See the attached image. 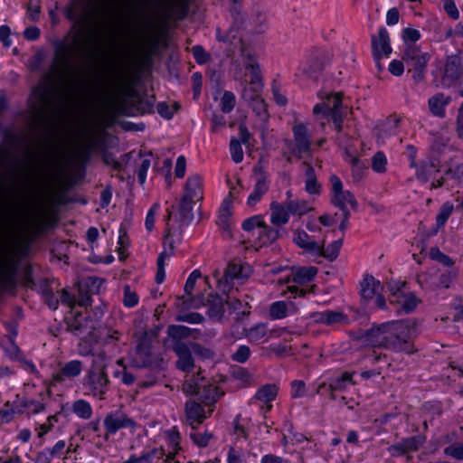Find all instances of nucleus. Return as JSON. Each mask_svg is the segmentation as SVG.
I'll return each instance as SVG.
<instances>
[{
	"label": "nucleus",
	"instance_id": "37998d69",
	"mask_svg": "<svg viewBox=\"0 0 463 463\" xmlns=\"http://www.w3.org/2000/svg\"><path fill=\"white\" fill-rule=\"evenodd\" d=\"M165 456L163 449H153L149 451L143 452L140 457H137V460L140 463H153L155 458L160 459Z\"/></svg>",
	"mask_w": 463,
	"mask_h": 463
},
{
	"label": "nucleus",
	"instance_id": "603ef678",
	"mask_svg": "<svg viewBox=\"0 0 463 463\" xmlns=\"http://www.w3.org/2000/svg\"><path fill=\"white\" fill-rule=\"evenodd\" d=\"M458 277V271L455 269H449L439 276V287L449 288L452 281Z\"/></svg>",
	"mask_w": 463,
	"mask_h": 463
},
{
	"label": "nucleus",
	"instance_id": "bb28decb",
	"mask_svg": "<svg viewBox=\"0 0 463 463\" xmlns=\"http://www.w3.org/2000/svg\"><path fill=\"white\" fill-rule=\"evenodd\" d=\"M16 268L11 261H2L0 264V286L11 288L14 285Z\"/></svg>",
	"mask_w": 463,
	"mask_h": 463
},
{
	"label": "nucleus",
	"instance_id": "3c124183",
	"mask_svg": "<svg viewBox=\"0 0 463 463\" xmlns=\"http://www.w3.org/2000/svg\"><path fill=\"white\" fill-rule=\"evenodd\" d=\"M267 334V327L264 324L257 325L251 327L247 334V336L253 342H258L262 339Z\"/></svg>",
	"mask_w": 463,
	"mask_h": 463
},
{
	"label": "nucleus",
	"instance_id": "f3484780",
	"mask_svg": "<svg viewBox=\"0 0 463 463\" xmlns=\"http://www.w3.org/2000/svg\"><path fill=\"white\" fill-rule=\"evenodd\" d=\"M383 324H381L378 326H373L370 329L360 331L357 339L364 341L368 345L373 347L383 348Z\"/></svg>",
	"mask_w": 463,
	"mask_h": 463
},
{
	"label": "nucleus",
	"instance_id": "393cba45",
	"mask_svg": "<svg viewBox=\"0 0 463 463\" xmlns=\"http://www.w3.org/2000/svg\"><path fill=\"white\" fill-rule=\"evenodd\" d=\"M425 439L421 435L410 437L402 439L401 442L390 447V451H396L399 454H405L410 451H415L424 443Z\"/></svg>",
	"mask_w": 463,
	"mask_h": 463
},
{
	"label": "nucleus",
	"instance_id": "b1692460",
	"mask_svg": "<svg viewBox=\"0 0 463 463\" xmlns=\"http://www.w3.org/2000/svg\"><path fill=\"white\" fill-rule=\"evenodd\" d=\"M82 363L79 360H73L69 363H66L61 369L60 373L54 374L52 376V383H61L64 381L65 377L73 378L78 375L82 371Z\"/></svg>",
	"mask_w": 463,
	"mask_h": 463
},
{
	"label": "nucleus",
	"instance_id": "f8f14e48",
	"mask_svg": "<svg viewBox=\"0 0 463 463\" xmlns=\"http://www.w3.org/2000/svg\"><path fill=\"white\" fill-rule=\"evenodd\" d=\"M463 80V66L461 59L458 55L449 56L444 65L441 84L450 88L458 85Z\"/></svg>",
	"mask_w": 463,
	"mask_h": 463
},
{
	"label": "nucleus",
	"instance_id": "338daca9",
	"mask_svg": "<svg viewBox=\"0 0 463 463\" xmlns=\"http://www.w3.org/2000/svg\"><path fill=\"white\" fill-rule=\"evenodd\" d=\"M263 223L264 222L260 216H253L243 222L242 229L247 232L252 231L254 228L260 229Z\"/></svg>",
	"mask_w": 463,
	"mask_h": 463
},
{
	"label": "nucleus",
	"instance_id": "7c9ffc66",
	"mask_svg": "<svg viewBox=\"0 0 463 463\" xmlns=\"http://www.w3.org/2000/svg\"><path fill=\"white\" fill-rule=\"evenodd\" d=\"M279 237V231L277 228H271L268 226L265 222L263 226L260 229L259 232V243L260 246L270 244L274 242Z\"/></svg>",
	"mask_w": 463,
	"mask_h": 463
},
{
	"label": "nucleus",
	"instance_id": "f257e3e1",
	"mask_svg": "<svg viewBox=\"0 0 463 463\" xmlns=\"http://www.w3.org/2000/svg\"><path fill=\"white\" fill-rule=\"evenodd\" d=\"M126 75L122 70H113L109 80L99 84V91L117 115H128L127 97L129 90L126 87Z\"/></svg>",
	"mask_w": 463,
	"mask_h": 463
},
{
	"label": "nucleus",
	"instance_id": "2f4dec72",
	"mask_svg": "<svg viewBox=\"0 0 463 463\" xmlns=\"http://www.w3.org/2000/svg\"><path fill=\"white\" fill-rule=\"evenodd\" d=\"M196 203V202H192L186 200L185 198H181L180 203L178 204V213L180 215V222L184 224H189L193 219V207Z\"/></svg>",
	"mask_w": 463,
	"mask_h": 463
},
{
	"label": "nucleus",
	"instance_id": "aec40b11",
	"mask_svg": "<svg viewBox=\"0 0 463 463\" xmlns=\"http://www.w3.org/2000/svg\"><path fill=\"white\" fill-rule=\"evenodd\" d=\"M312 317L315 322L326 326H334L335 324H348L349 319L345 314L340 311L326 310L314 313Z\"/></svg>",
	"mask_w": 463,
	"mask_h": 463
},
{
	"label": "nucleus",
	"instance_id": "c03bdc74",
	"mask_svg": "<svg viewBox=\"0 0 463 463\" xmlns=\"http://www.w3.org/2000/svg\"><path fill=\"white\" fill-rule=\"evenodd\" d=\"M387 159L383 152H377L372 158V168L377 173L386 171Z\"/></svg>",
	"mask_w": 463,
	"mask_h": 463
},
{
	"label": "nucleus",
	"instance_id": "f704fd0d",
	"mask_svg": "<svg viewBox=\"0 0 463 463\" xmlns=\"http://www.w3.org/2000/svg\"><path fill=\"white\" fill-rule=\"evenodd\" d=\"M189 346L192 353L201 360H213L214 358V351L210 347H206L197 342H190Z\"/></svg>",
	"mask_w": 463,
	"mask_h": 463
},
{
	"label": "nucleus",
	"instance_id": "09e8293b",
	"mask_svg": "<svg viewBox=\"0 0 463 463\" xmlns=\"http://www.w3.org/2000/svg\"><path fill=\"white\" fill-rule=\"evenodd\" d=\"M235 106V96L231 91H225L221 99V109L223 113L231 112Z\"/></svg>",
	"mask_w": 463,
	"mask_h": 463
},
{
	"label": "nucleus",
	"instance_id": "412c9836",
	"mask_svg": "<svg viewBox=\"0 0 463 463\" xmlns=\"http://www.w3.org/2000/svg\"><path fill=\"white\" fill-rule=\"evenodd\" d=\"M293 241L301 249L308 252H317L326 243L323 239L321 241H316L304 231L298 230L295 232Z\"/></svg>",
	"mask_w": 463,
	"mask_h": 463
},
{
	"label": "nucleus",
	"instance_id": "72a5a7b5",
	"mask_svg": "<svg viewBox=\"0 0 463 463\" xmlns=\"http://www.w3.org/2000/svg\"><path fill=\"white\" fill-rule=\"evenodd\" d=\"M341 247H342V239H339V240L333 241L326 249H325V244H324L321 247V249L317 251V253L319 256H323L326 259H327L328 260L333 261L337 258Z\"/></svg>",
	"mask_w": 463,
	"mask_h": 463
},
{
	"label": "nucleus",
	"instance_id": "e433bc0d",
	"mask_svg": "<svg viewBox=\"0 0 463 463\" xmlns=\"http://www.w3.org/2000/svg\"><path fill=\"white\" fill-rule=\"evenodd\" d=\"M393 301L400 303L402 310L406 313L412 312L418 305V299L412 293L402 294L401 296H398V298L395 300H391L392 303Z\"/></svg>",
	"mask_w": 463,
	"mask_h": 463
},
{
	"label": "nucleus",
	"instance_id": "8fccbe9b",
	"mask_svg": "<svg viewBox=\"0 0 463 463\" xmlns=\"http://www.w3.org/2000/svg\"><path fill=\"white\" fill-rule=\"evenodd\" d=\"M230 151L232 160L235 163H241L243 159V151L240 140L232 138L230 143Z\"/></svg>",
	"mask_w": 463,
	"mask_h": 463
},
{
	"label": "nucleus",
	"instance_id": "f03ea898",
	"mask_svg": "<svg viewBox=\"0 0 463 463\" xmlns=\"http://www.w3.org/2000/svg\"><path fill=\"white\" fill-rule=\"evenodd\" d=\"M416 326L415 321L397 320L383 323L384 343L383 348L411 354L413 346L409 342L411 330Z\"/></svg>",
	"mask_w": 463,
	"mask_h": 463
},
{
	"label": "nucleus",
	"instance_id": "ddd939ff",
	"mask_svg": "<svg viewBox=\"0 0 463 463\" xmlns=\"http://www.w3.org/2000/svg\"><path fill=\"white\" fill-rule=\"evenodd\" d=\"M104 426L108 434H115L123 428L134 429L136 422L124 412L115 411L107 414L104 419Z\"/></svg>",
	"mask_w": 463,
	"mask_h": 463
},
{
	"label": "nucleus",
	"instance_id": "c85d7f7f",
	"mask_svg": "<svg viewBox=\"0 0 463 463\" xmlns=\"http://www.w3.org/2000/svg\"><path fill=\"white\" fill-rule=\"evenodd\" d=\"M317 273L316 267H302L298 269L292 275V278L288 277L285 280L286 283L293 281L297 284H304L314 279Z\"/></svg>",
	"mask_w": 463,
	"mask_h": 463
},
{
	"label": "nucleus",
	"instance_id": "58836bf2",
	"mask_svg": "<svg viewBox=\"0 0 463 463\" xmlns=\"http://www.w3.org/2000/svg\"><path fill=\"white\" fill-rule=\"evenodd\" d=\"M136 363L138 366H147L151 364L150 353L145 343H140L136 347Z\"/></svg>",
	"mask_w": 463,
	"mask_h": 463
},
{
	"label": "nucleus",
	"instance_id": "ea45409f",
	"mask_svg": "<svg viewBox=\"0 0 463 463\" xmlns=\"http://www.w3.org/2000/svg\"><path fill=\"white\" fill-rule=\"evenodd\" d=\"M288 305L284 301H277L269 307V316L273 319H281L288 316Z\"/></svg>",
	"mask_w": 463,
	"mask_h": 463
},
{
	"label": "nucleus",
	"instance_id": "49530a36",
	"mask_svg": "<svg viewBox=\"0 0 463 463\" xmlns=\"http://www.w3.org/2000/svg\"><path fill=\"white\" fill-rule=\"evenodd\" d=\"M452 211H453V204L449 203V202L444 203L441 206V208L439 210V214L437 215V218H436L438 228H440V227H442L445 224V222H447V220L450 216Z\"/></svg>",
	"mask_w": 463,
	"mask_h": 463
},
{
	"label": "nucleus",
	"instance_id": "a19ab883",
	"mask_svg": "<svg viewBox=\"0 0 463 463\" xmlns=\"http://www.w3.org/2000/svg\"><path fill=\"white\" fill-rule=\"evenodd\" d=\"M256 115L263 121L268 120L269 114L267 110V104L264 99L260 97L249 104Z\"/></svg>",
	"mask_w": 463,
	"mask_h": 463
},
{
	"label": "nucleus",
	"instance_id": "7ed1b4c3",
	"mask_svg": "<svg viewBox=\"0 0 463 463\" xmlns=\"http://www.w3.org/2000/svg\"><path fill=\"white\" fill-rule=\"evenodd\" d=\"M28 102L35 125L43 122L53 107L51 74L33 88Z\"/></svg>",
	"mask_w": 463,
	"mask_h": 463
},
{
	"label": "nucleus",
	"instance_id": "de8ad7c7",
	"mask_svg": "<svg viewBox=\"0 0 463 463\" xmlns=\"http://www.w3.org/2000/svg\"><path fill=\"white\" fill-rule=\"evenodd\" d=\"M204 317L196 312H191L186 314H179L175 317V320L178 322H186L189 324H201L204 321Z\"/></svg>",
	"mask_w": 463,
	"mask_h": 463
},
{
	"label": "nucleus",
	"instance_id": "cd10ccee",
	"mask_svg": "<svg viewBox=\"0 0 463 463\" xmlns=\"http://www.w3.org/2000/svg\"><path fill=\"white\" fill-rule=\"evenodd\" d=\"M381 287L380 281L373 276L366 275L361 282V297L364 300L372 299Z\"/></svg>",
	"mask_w": 463,
	"mask_h": 463
},
{
	"label": "nucleus",
	"instance_id": "5701e85b",
	"mask_svg": "<svg viewBox=\"0 0 463 463\" xmlns=\"http://www.w3.org/2000/svg\"><path fill=\"white\" fill-rule=\"evenodd\" d=\"M198 332L199 331L197 329H191L181 325H170L166 330L167 335L173 341L172 345L184 343L183 340L189 338L190 336L196 338L197 336L194 334H197Z\"/></svg>",
	"mask_w": 463,
	"mask_h": 463
},
{
	"label": "nucleus",
	"instance_id": "c756f323",
	"mask_svg": "<svg viewBox=\"0 0 463 463\" xmlns=\"http://www.w3.org/2000/svg\"><path fill=\"white\" fill-rule=\"evenodd\" d=\"M279 388L276 384H265L261 386L256 392L255 398L262 402L267 403V410L269 411L271 409V402L278 394Z\"/></svg>",
	"mask_w": 463,
	"mask_h": 463
},
{
	"label": "nucleus",
	"instance_id": "4468645a",
	"mask_svg": "<svg viewBox=\"0 0 463 463\" xmlns=\"http://www.w3.org/2000/svg\"><path fill=\"white\" fill-rule=\"evenodd\" d=\"M172 349L177 355L176 367L183 372H192L195 364L189 345L186 343H177L176 345H172Z\"/></svg>",
	"mask_w": 463,
	"mask_h": 463
},
{
	"label": "nucleus",
	"instance_id": "4d7b16f0",
	"mask_svg": "<svg viewBox=\"0 0 463 463\" xmlns=\"http://www.w3.org/2000/svg\"><path fill=\"white\" fill-rule=\"evenodd\" d=\"M43 296L48 307L53 310L57 309L60 299L53 294L48 287L43 289Z\"/></svg>",
	"mask_w": 463,
	"mask_h": 463
},
{
	"label": "nucleus",
	"instance_id": "6e6d98bb",
	"mask_svg": "<svg viewBox=\"0 0 463 463\" xmlns=\"http://www.w3.org/2000/svg\"><path fill=\"white\" fill-rule=\"evenodd\" d=\"M138 302V297L136 292L131 291L130 287L126 285L124 287V298L123 303L128 307H135Z\"/></svg>",
	"mask_w": 463,
	"mask_h": 463
},
{
	"label": "nucleus",
	"instance_id": "473e14b6",
	"mask_svg": "<svg viewBox=\"0 0 463 463\" xmlns=\"http://www.w3.org/2000/svg\"><path fill=\"white\" fill-rule=\"evenodd\" d=\"M245 69L250 71V85L254 86V90H261L263 81L260 64L258 62L245 63Z\"/></svg>",
	"mask_w": 463,
	"mask_h": 463
},
{
	"label": "nucleus",
	"instance_id": "69168bd1",
	"mask_svg": "<svg viewBox=\"0 0 463 463\" xmlns=\"http://www.w3.org/2000/svg\"><path fill=\"white\" fill-rule=\"evenodd\" d=\"M192 52L195 61L199 64L206 63L210 60V55L200 45L194 46L192 49Z\"/></svg>",
	"mask_w": 463,
	"mask_h": 463
},
{
	"label": "nucleus",
	"instance_id": "4be33fe9",
	"mask_svg": "<svg viewBox=\"0 0 463 463\" xmlns=\"http://www.w3.org/2000/svg\"><path fill=\"white\" fill-rule=\"evenodd\" d=\"M181 198H185L192 202H198L203 199L201 178L198 175H192L187 179L184 194Z\"/></svg>",
	"mask_w": 463,
	"mask_h": 463
},
{
	"label": "nucleus",
	"instance_id": "5fc2aeb1",
	"mask_svg": "<svg viewBox=\"0 0 463 463\" xmlns=\"http://www.w3.org/2000/svg\"><path fill=\"white\" fill-rule=\"evenodd\" d=\"M201 276V272L198 269H195L190 274L189 278L187 279L186 283L184 285V292L187 295V297H189L187 299H190L192 298L191 295L194 288L196 279H199ZM183 297L185 298L184 296Z\"/></svg>",
	"mask_w": 463,
	"mask_h": 463
},
{
	"label": "nucleus",
	"instance_id": "4c0bfd02",
	"mask_svg": "<svg viewBox=\"0 0 463 463\" xmlns=\"http://www.w3.org/2000/svg\"><path fill=\"white\" fill-rule=\"evenodd\" d=\"M72 411L82 419H90L92 414L90 404L84 400H78L72 404Z\"/></svg>",
	"mask_w": 463,
	"mask_h": 463
},
{
	"label": "nucleus",
	"instance_id": "a211bd4d",
	"mask_svg": "<svg viewBox=\"0 0 463 463\" xmlns=\"http://www.w3.org/2000/svg\"><path fill=\"white\" fill-rule=\"evenodd\" d=\"M232 199H224L221 205L217 221V224L222 230L223 237L226 238L232 237Z\"/></svg>",
	"mask_w": 463,
	"mask_h": 463
},
{
	"label": "nucleus",
	"instance_id": "13d9d810",
	"mask_svg": "<svg viewBox=\"0 0 463 463\" xmlns=\"http://www.w3.org/2000/svg\"><path fill=\"white\" fill-rule=\"evenodd\" d=\"M342 97L343 94L341 92L335 93L333 95L328 94L326 98V103H329V108L327 110H335L342 109Z\"/></svg>",
	"mask_w": 463,
	"mask_h": 463
},
{
	"label": "nucleus",
	"instance_id": "680f3d73",
	"mask_svg": "<svg viewBox=\"0 0 463 463\" xmlns=\"http://www.w3.org/2000/svg\"><path fill=\"white\" fill-rule=\"evenodd\" d=\"M250 354V349L247 345H241L238 350L232 354V359L238 363H245Z\"/></svg>",
	"mask_w": 463,
	"mask_h": 463
},
{
	"label": "nucleus",
	"instance_id": "2eb2a0df",
	"mask_svg": "<svg viewBox=\"0 0 463 463\" xmlns=\"http://www.w3.org/2000/svg\"><path fill=\"white\" fill-rule=\"evenodd\" d=\"M373 55L378 65L383 55L388 56L392 52L390 38L385 28H381L378 32V37L372 36Z\"/></svg>",
	"mask_w": 463,
	"mask_h": 463
},
{
	"label": "nucleus",
	"instance_id": "39448f33",
	"mask_svg": "<svg viewBox=\"0 0 463 463\" xmlns=\"http://www.w3.org/2000/svg\"><path fill=\"white\" fill-rule=\"evenodd\" d=\"M224 300L218 294L210 293L204 302L203 296L200 295L196 298H191L190 299H184V297L176 298L175 307L179 310L183 311L191 307L197 308L201 305L207 306V315L211 319L221 320L224 314Z\"/></svg>",
	"mask_w": 463,
	"mask_h": 463
},
{
	"label": "nucleus",
	"instance_id": "864d4df0",
	"mask_svg": "<svg viewBox=\"0 0 463 463\" xmlns=\"http://www.w3.org/2000/svg\"><path fill=\"white\" fill-rule=\"evenodd\" d=\"M243 268L241 264L230 262L224 270L227 277H231L232 279H243L247 276L242 273Z\"/></svg>",
	"mask_w": 463,
	"mask_h": 463
},
{
	"label": "nucleus",
	"instance_id": "423d86ee",
	"mask_svg": "<svg viewBox=\"0 0 463 463\" xmlns=\"http://www.w3.org/2000/svg\"><path fill=\"white\" fill-rule=\"evenodd\" d=\"M183 391L186 394L197 395L199 401L205 406L213 405L223 395L219 388L211 383H205L204 378L192 376L183 383Z\"/></svg>",
	"mask_w": 463,
	"mask_h": 463
},
{
	"label": "nucleus",
	"instance_id": "bf43d9fd",
	"mask_svg": "<svg viewBox=\"0 0 463 463\" xmlns=\"http://www.w3.org/2000/svg\"><path fill=\"white\" fill-rule=\"evenodd\" d=\"M446 455L458 460L463 459V444L454 443L444 449Z\"/></svg>",
	"mask_w": 463,
	"mask_h": 463
},
{
	"label": "nucleus",
	"instance_id": "e2e57ef3",
	"mask_svg": "<svg viewBox=\"0 0 463 463\" xmlns=\"http://www.w3.org/2000/svg\"><path fill=\"white\" fill-rule=\"evenodd\" d=\"M190 437L193 439V441L199 447H205L209 443L210 439L213 438V434L208 432H192L190 434Z\"/></svg>",
	"mask_w": 463,
	"mask_h": 463
},
{
	"label": "nucleus",
	"instance_id": "052dcab7",
	"mask_svg": "<svg viewBox=\"0 0 463 463\" xmlns=\"http://www.w3.org/2000/svg\"><path fill=\"white\" fill-rule=\"evenodd\" d=\"M20 139L21 137L18 134L9 130H5L4 132V140L1 145L7 146L8 147H10V150L12 151V148L19 144Z\"/></svg>",
	"mask_w": 463,
	"mask_h": 463
},
{
	"label": "nucleus",
	"instance_id": "1a4fd4ad",
	"mask_svg": "<svg viewBox=\"0 0 463 463\" xmlns=\"http://www.w3.org/2000/svg\"><path fill=\"white\" fill-rule=\"evenodd\" d=\"M85 384L94 396H98L99 400L105 399V395L110 386L106 364L103 363H93L87 373Z\"/></svg>",
	"mask_w": 463,
	"mask_h": 463
},
{
	"label": "nucleus",
	"instance_id": "0e129e2a",
	"mask_svg": "<svg viewBox=\"0 0 463 463\" xmlns=\"http://www.w3.org/2000/svg\"><path fill=\"white\" fill-rule=\"evenodd\" d=\"M232 281L233 279L231 277H227L226 272H224L221 279H218L217 288L222 293L227 294L232 288Z\"/></svg>",
	"mask_w": 463,
	"mask_h": 463
},
{
	"label": "nucleus",
	"instance_id": "a18cd8bd",
	"mask_svg": "<svg viewBox=\"0 0 463 463\" xmlns=\"http://www.w3.org/2000/svg\"><path fill=\"white\" fill-rule=\"evenodd\" d=\"M430 257L445 266L451 267L454 265L453 260L448 255L442 253L437 247H433L430 250Z\"/></svg>",
	"mask_w": 463,
	"mask_h": 463
},
{
	"label": "nucleus",
	"instance_id": "79ce46f5",
	"mask_svg": "<svg viewBox=\"0 0 463 463\" xmlns=\"http://www.w3.org/2000/svg\"><path fill=\"white\" fill-rule=\"evenodd\" d=\"M285 203L288 210L292 214L302 215L308 211V206L306 201L290 200Z\"/></svg>",
	"mask_w": 463,
	"mask_h": 463
},
{
	"label": "nucleus",
	"instance_id": "6ab92c4d",
	"mask_svg": "<svg viewBox=\"0 0 463 463\" xmlns=\"http://www.w3.org/2000/svg\"><path fill=\"white\" fill-rule=\"evenodd\" d=\"M452 99L449 95L438 92L431 96L428 100L430 112L437 118H443L446 117V107L451 102Z\"/></svg>",
	"mask_w": 463,
	"mask_h": 463
},
{
	"label": "nucleus",
	"instance_id": "c9c22d12",
	"mask_svg": "<svg viewBox=\"0 0 463 463\" xmlns=\"http://www.w3.org/2000/svg\"><path fill=\"white\" fill-rule=\"evenodd\" d=\"M267 191L268 185L266 183V179L264 177H261L258 180V182L255 184L253 192L250 194L248 198V204L250 206H254Z\"/></svg>",
	"mask_w": 463,
	"mask_h": 463
},
{
	"label": "nucleus",
	"instance_id": "774afa93",
	"mask_svg": "<svg viewBox=\"0 0 463 463\" xmlns=\"http://www.w3.org/2000/svg\"><path fill=\"white\" fill-rule=\"evenodd\" d=\"M153 52L151 50H143L137 61V71H140L141 68L148 67L152 63Z\"/></svg>",
	"mask_w": 463,
	"mask_h": 463
},
{
	"label": "nucleus",
	"instance_id": "a878e982",
	"mask_svg": "<svg viewBox=\"0 0 463 463\" xmlns=\"http://www.w3.org/2000/svg\"><path fill=\"white\" fill-rule=\"evenodd\" d=\"M289 211L286 203L272 202L270 203V221L276 227H280L288 223L289 220Z\"/></svg>",
	"mask_w": 463,
	"mask_h": 463
},
{
	"label": "nucleus",
	"instance_id": "0eeeda50",
	"mask_svg": "<svg viewBox=\"0 0 463 463\" xmlns=\"http://www.w3.org/2000/svg\"><path fill=\"white\" fill-rule=\"evenodd\" d=\"M402 61L408 67V71H412V79L415 83L422 82L425 79V71L430 61V55L428 52H423L415 43L406 44Z\"/></svg>",
	"mask_w": 463,
	"mask_h": 463
},
{
	"label": "nucleus",
	"instance_id": "6e6552de",
	"mask_svg": "<svg viewBox=\"0 0 463 463\" xmlns=\"http://www.w3.org/2000/svg\"><path fill=\"white\" fill-rule=\"evenodd\" d=\"M82 50L83 45L80 43L78 35L72 37L70 44H59L55 50L53 73L62 77L71 69L72 58Z\"/></svg>",
	"mask_w": 463,
	"mask_h": 463
},
{
	"label": "nucleus",
	"instance_id": "9b49d317",
	"mask_svg": "<svg viewBox=\"0 0 463 463\" xmlns=\"http://www.w3.org/2000/svg\"><path fill=\"white\" fill-rule=\"evenodd\" d=\"M330 182L332 184L333 196L331 203L338 207L341 212L349 211L346 203L350 204L354 211L358 208L357 201L350 191H344L341 180L336 175H331Z\"/></svg>",
	"mask_w": 463,
	"mask_h": 463
},
{
	"label": "nucleus",
	"instance_id": "9d476101",
	"mask_svg": "<svg viewBox=\"0 0 463 463\" xmlns=\"http://www.w3.org/2000/svg\"><path fill=\"white\" fill-rule=\"evenodd\" d=\"M293 141L287 140L288 146H292V155L298 159L310 155L312 152V138L306 125L298 123L292 128Z\"/></svg>",
	"mask_w": 463,
	"mask_h": 463
},
{
	"label": "nucleus",
	"instance_id": "20e7f679",
	"mask_svg": "<svg viewBox=\"0 0 463 463\" xmlns=\"http://www.w3.org/2000/svg\"><path fill=\"white\" fill-rule=\"evenodd\" d=\"M66 325L68 331L80 337L79 353L82 355L89 354L92 350L93 344L98 342L94 321L77 313L71 318H67Z\"/></svg>",
	"mask_w": 463,
	"mask_h": 463
},
{
	"label": "nucleus",
	"instance_id": "dca6fc26",
	"mask_svg": "<svg viewBox=\"0 0 463 463\" xmlns=\"http://www.w3.org/2000/svg\"><path fill=\"white\" fill-rule=\"evenodd\" d=\"M185 420L195 430L206 419V412L203 407L195 401H188L184 406Z\"/></svg>",
	"mask_w": 463,
	"mask_h": 463
}]
</instances>
